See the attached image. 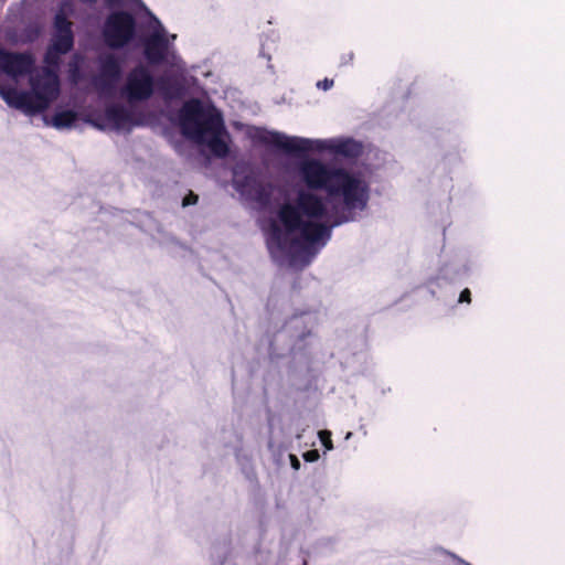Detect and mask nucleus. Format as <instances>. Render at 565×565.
Wrapping results in <instances>:
<instances>
[{"label": "nucleus", "mask_w": 565, "mask_h": 565, "mask_svg": "<svg viewBox=\"0 0 565 565\" xmlns=\"http://www.w3.org/2000/svg\"><path fill=\"white\" fill-rule=\"evenodd\" d=\"M277 215L287 233H300V238H294L291 243L301 246L303 250H309L316 244L324 245L331 237L332 227L352 220L342 214L337 215L330 225L310 221L323 218L327 206L322 198L305 190L298 192L294 204L284 203Z\"/></svg>", "instance_id": "f257e3e1"}, {"label": "nucleus", "mask_w": 565, "mask_h": 565, "mask_svg": "<svg viewBox=\"0 0 565 565\" xmlns=\"http://www.w3.org/2000/svg\"><path fill=\"white\" fill-rule=\"evenodd\" d=\"M298 173L309 190H323L330 199L341 196L349 211L364 210L367 205V185L342 168L305 159L298 164Z\"/></svg>", "instance_id": "f03ea898"}, {"label": "nucleus", "mask_w": 565, "mask_h": 565, "mask_svg": "<svg viewBox=\"0 0 565 565\" xmlns=\"http://www.w3.org/2000/svg\"><path fill=\"white\" fill-rule=\"evenodd\" d=\"M179 124L184 137L199 145H206L211 153L220 159L230 153V138L222 115L216 110L206 111L198 98L186 100L179 111Z\"/></svg>", "instance_id": "7ed1b4c3"}, {"label": "nucleus", "mask_w": 565, "mask_h": 565, "mask_svg": "<svg viewBox=\"0 0 565 565\" xmlns=\"http://www.w3.org/2000/svg\"><path fill=\"white\" fill-rule=\"evenodd\" d=\"M30 86L31 90L24 92L0 83V97L10 107L35 115L46 110L60 94V78L51 67H43L40 73L31 75Z\"/></svg>", "instance_id": "20e7f679"}, {"label": "nucleus", "mask_w": 565, "mask_h": 565, "mask_svg": "<svg viewBox=\"0 0 565 565\" xmlns=\"http://www.w3.org/2000/svg\"><path fill=\"white\" fill-rule=\"evenodd\" d=\"M102 33L104 42L109 49H124L136 38V19L129 11H114L107 15Z\"/></svg>", "instance_id": "39448f33"}, {"label": "nucleus", "mask_w": 565, "mask_h": 565, "mask_svg": "<svg viewBox=\"0 0 565 565\" xmlns=\"http://www.w3.org/2000/svg\"><path fill=\"white\" fill-rule=\"evenodd\" d=\"M154 93V78L149 68L139 64L127 74L122 94L129 102H145Z\"/></svg>", "instance_id": "423d86ee"}, {"label": "nucleus", "mask_w": 565, "mask_h": 565, "mask_svg": "<svg viewBox=\"0 0 565 565\" xmlns=\"http://www.w3.org/2000/svg\"><path fill=\"white\" fill-rule=\"evenodd\" d=\"M92 124L100 129L111 128L116 131H130L132 127L142 125L141 118H136L131 110L120 104H113L105 108L103 115H98Z\"/></svg>", "instance_id": "0eeeda50"}, {"label": "nucleus", "mask_w": 565, "mask_h": 565, "mask_svg": "<svg viewBox=\"0 0 565 565\" xmlns=\"http://www.w3.org/2000/svg\"><path fill=\"white\" fill-rule=\"evenodd\" d=\"M257 140L269 147H274L287 154L301 156L312 150V141L299 137H287L276 131H264L257 136Z\"/></svg>", "instance_id": "6e6552de"}, {"label": "nucleus", "mask_w": 565, "mask_h": 565, "mask_svg": "<svg viewBox=\"0 0 565 565\" xmlns=\"http://www.w3.org/2000/svg\"><path fill=\"white\" fill-rule=\"evenodd\" d=\"M35 67V58L31 52H11L0 47V71L18 78L30 75Z\"/></svg>", "instance_id": "1a4fd4ad"}, {"label": "nucleus", "mask_w": 565, "mask_h": 565, "mask_svg": "<svg viewBox=\"0 0 565 565\" xmlns=\"http://www.w3.org/2000/svg\"><path fill=\"white\" fill-rule=\"evenodd\" d=\"M121 62L115 54L102 55L99 57V75L95 79V85L100 89L114 87L121 76Z\"/></svg>", "instance_id": "9d476101"}, {"label": "nucleus", "mask_w": 565, "mask_h": 565, "mask_svg": "<svg viewBox=\"0 0 565 565\" xmlns=\"http://www.w3.org/2000/svg\"><path fill=\"white\" fill-rule=\"evenodd\" d=\"M169 41L163 30L154 31L143 41V54L151 65H160L167 60Z\"/></svg>", "instance_id": "9b49d317"}, {"label": "nucleus", "mask_w": 565, "mask_h": 565, "mask_svg": "<svg viewBox=\"0 0 565 565\" xmlns=\"http://www.w3.org/2000/svg\"><path fill=\"white\" fill-rule=\"evenodd\" d=\"M159 90L166 98H179L184 94V86L179 79L160 77L158 79Z\"/></svg>", "instance_id": "f8f14e48"}, {"label": "nucleus", "mask_w": 565, "mask_h": 565, "mask_svg": "<svg viewBox=\"0 0 565 565\" xmlns=\"http://www.w3.org/2000/svg\"><path fill=\"white\" fill-rule=\"evenodd\" d=\"M77 120V113L71 109L60 110L52 117V125L57 128H70Z\"/></svg>", "instance_id": "ddd939ff"}, {"label": "nucleus", "mask_w": 565, "mask_h": 565, "mask_svg": "<svg viewBox=\"0 0 565 565\" xmlns=\"http://www.w3.org/2000/svg\"><path fill=\"white\" fill-rule=\"evenodd\" d=\"M73 23L67 19L63 11H58L54 17V34L74 36Z\"/></svg>", "instance_id": "4468645a"}, {"label": "nucleus", "mask_w": 565, "mask_h": 565, "mask_svg": "<svg viewBox=\"0 0 565 565\" xmlns=\"http://www.w3.org/2000/svg\"><path fill=\"white\" fill-rule=\"evenodd\" d=\"M50 46L60 53L67 54L74 47V36L53 34Z\"/></svg>", "instance_id": "2eb2a0df"}, {"label": "nucleus", "mask_w": 565, "mask_h": 565, "mask_svg": "<svg viewBox=\"0 0 565 565\" xmlns=\"http://www.w3.org/2000/svg\"><path fill=\"white\" fill-rule=\"evenodd\" d=\"M65 53H60L55 50H53L52 46H47L46 49V52L44 54V63H45V66L44 67H51L52 70H54L56 73H57V70L60 67V63H61V55H64Z\"/></svg>", "instance_id": "dca6fc26"}, {"label": "nucleus", "mask_w": 565, "mask_h": 565, "mask_svg": "<svg viewBox=\"0 0 565 565\" xmlns=\"http://www.w3.org/2000/svg\"><path fill=\"white\" fill-rule=\"evenodd\" d=\"M273 244L277 246L278 249H285V242L282 239V231L277 224H273L270 227V234L268 239V248L271 249Z\"/></svg>", "instance_id": "f3484780"}, {"label": "nucleus", "mask_w": 565, "mask_h": 565, "mask_svg": "<svg viewBox=\"0 0 565 565\" xmlns=\"http://www.w3.org/2000/svg\"><path fill=\"white\" fill-rule=\"evenodd\" d=\"M337 151L344 156H354L358 152L356 143L351 140L343 141L337 147Z\"/></svg>", "instance_id": "a211bd4d"}, {"label": "nucleus", "mask_w": 565, "mask_h": 565, "mask_svg": "<svg viewBox=\"0 0 565 565\" xmlns=\"http://www.w3.org/2000/svg\"><path fill=\"white\" fill-rule=\"evenodd\" d=\"M319 439L321 441V444L323 445V447L327 449V450H332L333 449V443H332V439H331V431L329 430H320L319 431Z\"/></svg>", "instance_id": "6ab92c4d"}, {"label": "nucleus", "mask_w": 565, "mask_h": 565, "mask_svg": "<svg viewBox=\"0 0 565 565\" xmlns=\"http://www.w3.org/2000/svg\"><path fill=\"white\" fill-rule=\"evenodd\" d=\"M302 457L307 462H315L319 459L320 455L317 449H311V450L306 451L302 455Z\"/></svg>", "instance_id": "aec40b11"}, {"label": "nucleus", "mask_w": 565, "mask_h": 565, "mask_svg": "<svg viewBox=\"0 0 565 565\" xmlns=\"http://www.w3.org/2000/svg\"><path fill=\"white\" fill-rule=\"evenodd\" d=\"M199 200V196L193 193L192 191H190L184 198H183V201H182V205L183 206H189V205H193L198 202Z\"/></svg>", "instance_id": "412c9836"}, {"label": "nucleus", "mask_w": 565, "mask_h": 565, "mask_svg": "<svg viewBox=\"0 0 565 565\" xmlns=\"http://www.w3.org/2000/svg\"><path fill=\"white\" fill-rule=\"evenodd\" d=\"M354 58V54L352 52L343 53L340 57V65H350L352 64Z\"/></svg>", "instance_id": "4be33fe9"}, {"label": "nucleus", "mask_w": 565, "mask_h": 565, "mask_svg": "<svg viewBox=\"0 0 565 565\" xmlns=\"http://www.w3.org/2000/svg\"><path fill=\"white\" fill-rule=\"evenodd\" d=\"M334 82L330 78H324L323 81H319L317 83L318 88H322L323 90H328L333 86Z\"/></svg>", "instance_id": "5701e85b"}, {"label": "nucleus", "mask_w": 565, "mask_h": 565, "mask_svg": "<svg viewBox=\"0 0 565 565\" xmlns=\"http://www.w3.org/2000/svg\"><path fill=\"white\" fill-rule=\"evenodd\" d=\"M459 302H471V292L468 288H465L459 296Z\"/></svg>", "instance_id": "b1692460"}, {"label": "nucleus", "mask_w": 565, "mask_h": 565, "mask_svg": "<svg viewBox=\"0 0 565 565\" xmlns=\"http://www.w3.org/2000/svg\"><path fill=\"white\" fill-rule=\"evenodd\" d=\"M289 459H290V465L292 467V469L295 470H299L300 469V461L298 459V457L296 455H289Z\"/></svg>", "instance_id": "393cba45"}, {"label": "nucleus", "mask_w": 565, "mask_h": 565, "mask_svg": "<svg viewBox=\"0 0 565 565\" xmlns=\"http://www.w3.org/2000/svg\"><path fill=\"white\" fill-rule=\"evenodd\" d=\"M79 1L83 3L93 4V3H96L98 0H79Z\"/></svg>", "instance_id": "a878e982"}, {"label": "nucleus", "mask_w": 565, "mask_h": 565, "mask_svg": "<svg viewBox=\"0 0 565 565\" xmlns=\"http://www.w3.org/2000/svg\"><path fill=\"white\" fill-rule=\"evenodd\" d=\"M249 181H250V178L249 177H245L244 179V185H248L249 184Z\"/></svg>", "instance_id": "bb28decb"}, {"label": "nucleus", "mask_w": 565, "mask_h": 565, "mask_svg": "<svg viewBox=\"0 0 565 565\" xmlns=\"http://www.w3.org/2000/svg\"><path fill=\"white\" fill-rule=\"evenodd\" d=\"M263 189L258 192V195H259V200H262V196H263Z\"/></svg>", "instance_id": "cd10ccee"}]
</instances>
